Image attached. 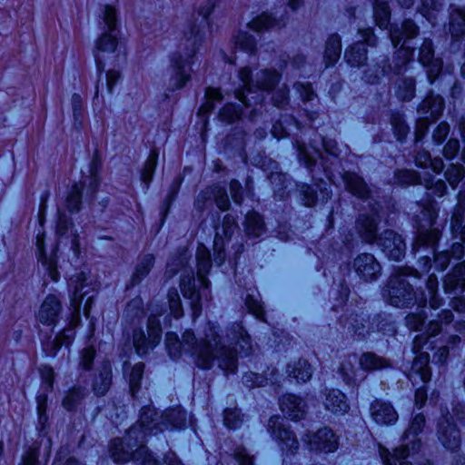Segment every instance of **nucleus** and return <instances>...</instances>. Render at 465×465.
<instances>
[{"label":"nucleus","mask_w":465,"mask_h":465,"mask_svg":"<svg viewBox=\"0 0 465 465\" xmlns=\"http://www.w3.org/2000/svg\"><path fill=\"white\" fill-rule=\"evenodd\" d=\"M227 339L231 344L239 346L240 351L249 353L252 350L251 337L240 323H233L228 330Z\"/></svg>","instance_id":"29"},{"label":"nucleus","mask_w":465,"mask_h":465,"mask_svg":"<svg viewBox=\"0 0 465 465\" xmlns=\"http://www.w3.org/2000/svg\"><path fill=\"white\" fill-rule=\"evenodd\" d=\"M283 25L284 23L282 20H278L275 17H272V15L268 13H262V15L253 18L248 24V26L255 32H262L270 28L281 27Z\"/></svg>","instance_id":"40"},{"label":"nucleus","mask_w":465,"mask_h":465,"mask_svg":"<svg viewBox=\"0 0 465 465\" xmlns=\"http://www.w3.org/2000/svg\"><path fill=\"white\" fill-rule=\"evenodd\" d=\"M453 234H459L460 239L465 243V192L459 195L458 208L451 219Z\"/></svg>","instance_id":"35"},{"label":"nucleus","mask_w":465,"mask_h":465,"mask_svg":"<svg viewBox=\"0 0 465 465\" xmlns=\"http://www.w3.org/2000/svg\"><path fill=\"white\" fill-rule=\"evenodd\" d=\"M449 31L454 40H459L465 35V9H451L450 14Z\"/></svg>","instance_id":"37"},{"label":"nucleus","mask_w":465,"mask_h":465,"mask_svg":"<svg viewBox=\"0 0 465 465\" xmlns=\"http://www.w3.org/2000/svg\"><path fill=\"white\" fill-rule=\"evenodd\" d=\"M144 441L145 430L143 421L140 420L137 424L129 429L125 440L120 438L112 440L109 447L110 455L114 462H126L133 460L144 465Z\"/></svg>","instance_id":"7"},{"label":"nucleus","mask_w":465,"mask_h":465,"mask_svg":"<svg viewBox=\"0 0 465 465\" xmlns=\"http://www.w3.org/2000/svg\"><path fill=\"white\" fill-rule=\"evenodd\" d=\"M395 181L401 185H410L420 183V176L415 171L401 170L395 173Z\"/></svg>","instance_id":"56"},{"label":"nucleus","mask_w":465,"mask_h":465,"mask_svg":"<svg viewBox=\"0 0 465 465\" xmlns=\"http://www.w3.org/2000/svg\"><path fill=\"white\" fill-rule=\"evenodd\" d=\"M161 317L164 322H169V313L165 309H161L160 312L156 310L155 312H152L150 317L147 319V347L149 345L155 346L161 341Z\"/></svg>","instance_id":"24"},{"label":"nucleus","mask_w":465,"mask_h":465,"mask_svg":"<svg viewBox=\"0 0 465 465\" xmlns=\"http://www.w3.org/2000/svg\"><path fill=\"white\" fill-rule=\"evenodd\" d=\"M143 363H136L133 368L129 375V385L130 391L134 398L137 397V393L141 390V381L143 375Z\"/></svg>","instance_id":"49"},{"label":"nucleus","mask_w":465,"mask_h":465,"mask_svg":"<svg viewBox=\"0 0 465 465\" xmlns=\"http://www.w3.org/2000/svg\"><path fill=\"white\" fill-rule=\"evenodd\" d=\"M84 389L74 388L71 391H69L68 394L64 399L63 406L67 411H74L76 408V406L81 402V401L84 398Z\"/></svg>","instance_id":"51"},{"label":"nucleus","mask_w":465,"mask_h":465,"mask_svg":"<svg viewBox=\"0 0 465 465\" xmlns=\"http://www.w3.org/2000/svg\"><path fill=\"white\" fill-rule=\"evenodd\" d=\"M111 365L104 362L100 368L99 375L95 378L93 389L97 396H104L109 390L112 383Z\"/></svg>","instance_id":"38"},{"label":"nucleus","mask_w":465,"mask_h":465,"mask_svg":"<svg viewBox=\"0 0 465 465\" xmlns=\"http://www.w3.org/2000/svg\"><path fill=\"white\" fill-rule=\"evenodd\" d=\"M414 0H398V3L402 6L409 8L413 5ZM441 0H421L420 13L425 16L430 23H434L432 12H438L442 8Z\"/></svg>","instance_id":"41"},{"label":"nucleus","mask_w":465,"mask_h":465,"mask_svg":"<svg viewBox=\"0 0 465 465\" xmlns=\"http://www.w3.org/2000/svg\"><path fill=\"white\" fill-rule=\"evenodd\" d=\"M167 298L169 302L170 314L173 315L175 318L182 317L183 311L177 290L174 288L169 290Z\"/></svg>","instance_id":"55"},{"label":"nucleus","mask_w":465,"mask_h":465,"mask_svg":"<svg viewBox=\"0 0 465 465\" xmlns=\"http://www.w3.org/2000/svg\"><path fill=\"white\" fill-rule=\"evenodd\" d=\"M242 115V109L234 104H228L223 107L219 114V117L223 122L233 123Z\"/></svg>","instance_id":"53"},{"label":"nucleus","mask_w":465,"mask_h":465,"mask_svg":"<svg viewBox=\"0 0 465 465\" xmlns=\"http://www.w3.org/2000/svg\"><path fill=\"white\" fill-rule=\"evenodd\" d=\"M57 213H58V219H57L55 232L59 237H63L67 233L69 229L72 228L73 223H72L71 219L68 216H66V214L64 213H63L61 211L60 208L57 209Z\"/></svg>","instance_id":"59"},{"label":"nucleus","mask_w":465,"mask_h":465,"mask_svg":"<svg viewBox=\"0 0 465 465\" xmlns=\"http://www.w3.org/2000/svg\"><path fill=\"white\" fill-rule=\"evenodd\" d=\"M238 77L242 83V90L235 93L236 98L246 107L252 106L247 94L256 91H271L279 83L281 74L273 69H263L259 71L252 78V70L248 66L242 67L239 70Z\"/></svg>","instance_id":"10"},{"label":"nucleus","mask_w":465,"mask_h":465,"mask_svg":"<svg viewBox=\"0 0 465 465\" xmlns=\"http://www.w3.org/2000/svg\"><path fill=\"white\" fill-rule=\"evenodd\" d=\"M453 321V314L450 310H443L439 314V321H432L429 323L427 333L429 336H436L441 331V323L449 324Z\"/></svg>","instance_id":"50"},{"label":"nucleus","mask_w":465,"mask_h":465,"mask_svg":"<svg viewBox=\"0 0 465 465\" xmlns=\"http://www.w3.org/2000/svg\"><path fill=\"white\" fill-rule=\"evenodd\" d=\"M453 416L442 414L437 424L436 435L444 448L454 451L460 446L461 437L460 430L453 421L455 417L460 422H465V405L458 404L453 410Z\"/></svg>","instance_id":"12"},{"label":"nucleus","mask_w":465,"mask_h":465,"mask_svg":"<svg viewBox=\"0 0 465 465\" xmlns=\"http://www.w3.org/2000/svg\"><path fill=\"white\" fill-rule=\"evenodd\" d=\"M357 274L365 282H372L381 275V268L375 257L371 253H361L353 262Z\"/></svg>","instance_id":"19"},{"label":"nucleus","mask_w":465,"mask_h":465,"mask_svg":"<svg viewBox=\"0 0 465 465\" xmlns=\"http://www.w3.org/2000/svg\"><path fill=\"white\" fill-rule=\"evenodd\" d=\"M185 421V414L180 408H172L159 414L147 406V430L156 433L169 428H179Z\"/></svg>","instance_id":"15"},{"label":"nucleus","mask_w":465,"mask_h":465,"mask_svg":"<svg viewBox=\"0 0 465 465\" xmlns=\"http://www.w3.org/2000/svg\"><path fill=\"white\" fill-rule=\"evenodd\" d=\"M223 94L220 89L207 87L205 91V103L200 107L199 114H206L214 109V104L223 100Z\"/></svg>","instance_id":"47"},{"label":"nucleus","mask_w":465,"mask_h":465,"mask_svg":"<svg viewBox=\"0 0 465 465\" xmlns=\"http://www.w3.org/2000/svg\"><path fill=\"white\" fill-rule=\"evenodd\" d=\"M341 53V37L337 34L331 35L327 41L324 50L323 61L325 66H332L339 60Z\"/></svg>","instance_id":"36"},{"label":"nucleus","mask_w":465,"mask_h":465,"mask_svg":"<svg viewBox=\"0 0 465 465\" xmlns=\"http://www.w3.org/2000/svg\"><path fill=\"white\" fill-rule=\"evenodd\" d=\"M100 28L104 31L96 41V48L99 53L95 55L99 73L104 70V57L100 53H116L118 41L116 31L118 28L117 12L114 7L105 5L101 14Z\"/></svg>","instance_id":"11"},{"label":"nucleus","mask_w":465,"mask_h":465,"mask_svg":"<svg viewBox=\"0 0 465 465\" xmlns=\"http://www.w3.org/2000/svg\"><path fill=\"white\" fill-rule=\"evenodd\" d=\"M373 13L376 25L381 28H386L391 18V10L384 0H374Z\"/></svg>","instance_id":"44"},{"label":"nucleus","mask_w":465,"mask_h":465,"mask_svg":"<svg viewBox=\"0 0 465 465\" xmlns=\"http://www.w3.org/2000/svg\"><path fill=\"white\" fill-rule=\"evenodd\" d=\"M242 421V415L238 409H226L224 411V424L229 429L239 427Z\"/></svg>","instance_id":"58"},{"label":"nucleus","mask_w":465,"mask_h":465,"mask_svg":"<svg viewBox=\"0 0 465 465\" xmlns=\"http://www.w3.org/2000/svg\"><path fill=\"white\" fill-rule=\"evenodd\" d=\"M282 412L292 420L304 418L307 405L304 401L293 394H286L280 400Z\"/></svg>","instance_id":"22"},{"label":"nucleus","mask_w":465,"mask_h":465,"mask_svg":"<svg viewBox=\"0 0 465 465\" xmlns=\"http://www.w3.org/2000/svg\"><path fill=\"white\" fill-rule=\"evenodd\" d=\"M464 275L465 261L457 264L453 271L446 275L443 282L445 292L451 293L460 288L465 290Z\"/></svg>","instance_id":"32"},{"label":"nucleus","mask_w":465,"mask_h":465,"mask_svg":"<svg viewBox=\"0 0 465 465\" xmlns=\"http://www.w3.org/2000/svg\"><path fill=\"white\" fill-rule=\"evenodd\" d=\"M268 430L278 441L281 450L287 455H293L300 447L295 433L290 430L279 416H272L268 421Z\"/></svg>","instance_id":"16"},{"label":"nucleus","mask_w":465,"mask_h":465,"mask_svg":"<svg viewBox=\"0 0 465 465\" xmlns=\"http://www.w3.org/2000/svg\"><path fill=\"white\" fill-rule=\"evenodd\" d=\"M185 258L180 259L182 274L180 281L181 292L185 299L190 300L193 319L200 316L202 312V298H207L210 282L206 275L212 267L210 251L203 245L199 244L196 251L197 275L200 287L196 288L193 271L188 269L183 262Z\"/></svg>","instance_id":"3"},{"label":"nucleus","mask_w":465,"mask_h":465,"mask_svg":"<svg viewBox=\"0 0 465 465\" xmlns=\"http://www.w3.org/2000/svg\"><path fill=\"white\" fill-rule=\"evenodd\" d=\"M81 206V189L74 184L66 198V209L71 212H78Z\"/></svg>","instance_id":"57"},{"label":"nucleus","mask_w":465,"mask_h":465,"mask_svg":"<svg viewBox=\"0 0 465 465\" xmlns=\"http://www.w3.org/2000/svg\"><path fill=\"white\" fill-rule=\"evenodd\" d=\"M364 42H358L345 51V59L351 66H361L367 60L366 45H373L375 37L372 29L368 28L361 31Z\"/></svg>","instance_id":"18"},{"label":"nucleus","mask_w":465,"mask_h":465,"mask_svg":"<svg viewBox=\"0 0 465 465\" xmlns=\"http://www.w3.org/2000/svg\"><path fill=\"white\" fill-rule=\"evenodd\" d=\"M86 276L84 272H79L71 278L70 286L74 287V293L71 298V305L74 308L72 312V319L61 333L57 336L61 338L64 346H68L74 337V328L80 322V307L84 296L88 294V291L83 292L84 288L87 286Z\"/></svg>","instance_id":"13"},{"label":"nucleus","mask_w":465,"mask_h":465,"mask_svg":"<svg viewBox=\"0 0 465 465\" xmlns=\"http://www.w3.org/2000/svg\"><path fill=\"white\" fill-rule=\"evenodd\" d=\"M245 304L249 309L250 312H252L257 318L262 319L264 312L258 299L254 298L251 294H248L245 298Z\"/></svg>","instance_id":"61"},{"label":"nucleus","mask_w":465,"mask_h":465,"mask_svg":"<svg viewBox=\"0 0 465 465\" xmlns=\"http://www.w3.org/2000/svg\"><path fill=\"white\" fill-rule=\"evenodd\" d=\"M191 37L184 39L171 58L170 77L167 89L175 91L183 88L191 80L193 58L204 39L201 30L192 31Z\"/></svg>","instance_id":"6"},{"label":"nucleus","mask_w":465,"mask_h":465,"mask_svg":"<svg viewBox=\"0 0 465 465\" xmlns=\"http://www.w3.org/2000/svg\"><path fill=\"white\" fill-rule=\"evenodd\" d=\"M465 174L464 167L459 163H451L445 172V177L450 185L456 188Z\"/></svg>","instance_id":"52"},{"label":"nucleus","mask_w":465,"mask_h":465,"mask_svg":"<svg viewBox=\"0 0 465 465\" xmlns=\"http://www.w3.org/2000/svg\"><path fill=\"white\" fill-rule=\"evenodd\" d=\"M424 425L425 417L422 414L415 415L404 431L402 444L396 448L393 453L382 454L384 465H412L406 459L420 449L421 440L418 438V434L422 431ZM417 465L431 464L428 460H422Z\"/></svg>","instance_id":"8"},{"label":"nucleus","mask_w":465,"mask_h":465,"mask_svg":"<svg viewBox=\"0 0 465 465\" xmlns=\"http://www.w3.org/2000/svg\"><path fill=\"white\" fill-rule=\"evenodd\" d=\"M219 331V325L208 322L204 337L201 340L190 330L183 332L182 340L177 334L167 332L166 348L173 358L180 356L183 350L196 356V363L203 369H210L216 361L223 371L234 373L238 367L237 353L223 344Z\"/></svg>","instance_id":"1"},{"label":"nucleus","mask_w":465,"mask_h":465,"mask_svg":"<svg viewBox=\"0 0 465 465\" xmlns=\"http://www.w3.org/2000/svg\"><path fill=\"white\" fill-rule=\"evenodd\" d=\"M372 419L378 424H391L398 420V414L394 408L381 401H375L371 406Z\"/></svg>","instance_id":"28"},{"label":"nucleus","mask_w":465,"mask_h":465,"mask_svg":"<svg viewBox=\"0 0 465 465\" xmlns=\"http://www.w3.org/2000/svg\"><path fill=\"white\" fill-rule=\"evenodd\" d=\"M245 231L249 235L258 237L264 231V223L261 215L257 213H249L245 218Z\"/></svg>","instance_id":"45"},{"label":"nucleus","mask_w":465,"mask_h":465,"mask_svg":"<svg viewBox=\"0 0 465 465\" xmlns=\"http://www.w3.org/2000/svg\"><path fill=\"white\" fill-rule=\"evenodd\" d=\"M419 61L426 67L427 75L432 84L441 72L442 63L440 59L434 58V49L431 40L424 39L419 54Z\"/></svg>","instance_id":"20"},{"label":"nucleus","mask_w":465,"mask_h":465,"mask_svg":"<svg viewBox=\"0 0 465 465\" xmlns=\"http://www.w3.org/2000/svg\"><path fill=\"white\" fill-rule=\"evenodd\" d=\"M421 213L424 217L425 224H420L414 248L421 246L431 248L436 267L443 271L450 263V254L448 251L435 253L434 246L440 239V232L431 227L438 216V211L433 203H429L427 205L423 206Z\"/></svg>","instance_id":"9"},{"label":"nucleus","mask_w":465,"mask_h":465,"mask_svg":"<svg viewBox=\"0 0 465 465\" xmlns=\"http://www.w3.org/2000/svg\"><path fill=\"white\" fill-rule=\"evenodd\" d=\"M378 208L371 206L370 215H360L356 228L361 238L368 242H375L383 252L391 260L399 261L404 257L406 245L401 236L391 230H386L381 234H377V225L380 222Z\"/></svg>","instance_id":"4"},{"label":"nucleus","mask_w":465,"mask_h":465,"mask_svg":"<svg viewBox=\"0 0 465 465\" xmlns=\"http://www.w3.org/2000/svg\"><path fill=\"white\" fill-rule=\"evenodd\" d=\"M425 314L423 312L411 313L406 317V325L413 331H420L425 322Z\"/></svg>","instance_id":"62"},{"label":"nucleus","mask_w":465,"mask_h":465,"mask_svg":"<svg viewBox=\"0 0 465 465\" xmlns=\"http://www.w3.org/2000/svg\"><path fill=\"white\" fill-rule=\"evenodd\" d=\"M236 227L237 224L233 216L225 215L222 225L223 235L218 231L213 242L214 252H216L215 262L222 263L224 261L225 255L223 252L224 240H229L232 237Z\"/></svg>","instance_id":"23"},{"label":"nucleus","mask_w":465,"mask_h":465,"mask_svg":"<svg viewBox=\"0 0 465 465\" xmlns=\"http://www.w3.org/2000/svg\"><path fill=\"white\" fill-rule=\"evenodd\" d=\"M359 364L365 371H374L391 367V361L374 352H363L359 358Z\"/></svg>","instance_id":"31"},{"label":"nucleus","mask_w":465,"mask_h":465,"mask_svg":"<svg viewBox=\"0 0 465 465\" xmlns=\"http://www.w3.org/2000/svg\"><path fill=\"white\" fill-rule=\"evenodd\" d=\"M95 357V351L93 347H87L82 351L80 366L89 371L93 366V361Z\"/></svg>","instance_id":"64"},{"label":"nucleus","mask_w":465,"mask_h":465,"mask_svg":"<svg viewBox=\"0 0 465 465\" xmlns=\"http://www.w3.org/2000/svg\"><path fill=\"white\" fill-rule=\"evenodd\" d=\"M397 96L403 101H410L415 95V81L412 77L402 78L398 83Z\"/></svg>","instance_id":"48"},{"label":"nucleus","mask_w":465,"mask_h":465,"mask_svg":"<svg viewBox=\"0 0 465 465\" xmlns=\"http://www.w3.org/2000/svg\"><path fill=\"white\" fill-rule=\"evenodd\" d=\"M297 147L300 161L303 162L308 168L314 165L317 159L322 155L321 151L315 146L310 145L307 147L304 144L298 143Z\"/></svg>","instance_id":"46"},{"label":"nucleus","mask_w":465,"mask_h":465,"mask_svg":"<svg viewBox=\"0 0 465 465\" xmlns=\"http://www.w3.org/2000/svg\"><path fill=\"white\" fill-rule=\"evenodd\" d=\"M406 276L420 277L419 272L415 269L397 267L383 291V296L391 305L403 308L418 304L419 307H424L429 301L432 309L440 307L442 300L437 295L438 279L434 274H430L427 280V294L423 292L420 294L414 292L412 285L406 281Z\"/></svg>","instance_id":"2"},{"label":"nucleus","mask_w":465,"mask_h":465,"mask_svg":"<svg viewBox=\"0 0 465 465\" xmlns=\"http://www.w3.org/2000/svg\"><path fill=\"white\" fill-rule=\"evenodd\" d=\"M311 450L329 453L337 450L338 436L327 427L319 429L313 433H307L302 438Z\"/></svg>","instance_id":"17"},{"label":"nucleus","mask_w":465,"mask_h":465,"mask_svg":"<svg viewBox=\"0 0 465 465\" xmlns=\"http://www.w3.org/2000/svg\"><path fill=\"white\" fill-rule=\"evenodd\" d=\"M62 312V304L57 296L49 294L45 297L38 311V321L47 326H54Z\"/></svg>","instance_id":"21"},{"label":"nucleus","mask_w":465,"mask_h":465,"mask_svg":"<svg viewBox=\"0 0 465 465\" xmlns=\"http://www.w3.org/2000/svg\"><path fill=\"white\" fill-rule=\"evenodd\" d=\"M357 363H359V358L355 354L345 356L341 362L339 373L348 385H356L358 381L365 378L360 373Z\"/></svg>","instance_id":"25"},{"label":"nucleus","mask_w":465,"mask_h":465,"mask_svg":"<svg viewBox=\"0 0 465 465\" xmlns=\"http://www.w3.org/2000/svg\"><path fill=\"white\" fill-rule=\"evenodd\" d=\"M209 201L213 199L217 207L222 211H226L230 206V201L226 190L219 185L207 188L198 196V200Z\"/></svg>","instance_id":"34"},{"label":"nucleus","mask_w":465,"mask_h":465,"mask_svg":"<svg viewBox=\"0 0 465 465\" xmlns=\"http://www.w3.org/2000/svg\"><path fill=\"white\" fill-rule=\"evenodd\" d=\"M363 322L364 320L362 318L355 315L354 317L347 319L344 326L347 327L348 330L354 331V333L358 334L359 336H361L363 335V330L365 327Z\"/></svg>","instance_id":"63"},{"label":"nucleus","mask_w":465,"mask_h":465,"mask_svg":"<svg viewBox=\"0 0 465 465\" xmlns=\"http://www.w3.org/2000/svg\"><path fill=\"white\" fill-rule=\"evenodd\" d=\"M232 45L235 49L242 50L250 54L256 52V40L247 32H238L232 37Z\"/></svg>","instance_id":"43"},{"label":"nucleus","mask_w":465,"mask_h":465,"mask_svg":"<svg viewBox=\"0 0 465 465\" xmlns=\"http://www.w3.org/2000/svg\"><path fill=\"white\" fill-rule=\"evenodd\" d=\"M391 124L392 125L395 136L398 140H402L406 137L409 128L405 124L402 114L395 113L391 114Z\"/></svg>","instance_id":"54"},{"label":"nucleus","mask_w":465,"mask_h":465,"mask_svg":"<svg viewBox=\"0 0 465 465\" xmlns=\"http://www.w3.org/2000/svg\"><path fill=\"white\" fill-rule=\"evenodd\" d=\"M286 371L289 376L296 379L298 382H306L312 375V366L306 360H299L289 363Z\"/></svg>","instance_id":"39"},{"label":"nucleus","mask_w":465,"mask_h":465,"mask_svg":"<svg viewBox=\"0 0 465 465\" xmlns=\"http://www.w3.org/2000/svg\"><path fill=\"white\" fill-rule=\"evenodd\" d=\"M418 32V26L410 19L405 20L401 28H391L390 30V37L394 47H397L402 42L401 49L397 53V58H401V62L395 63L393 68L391 64L388 66L383 64L381 68L380 66L370 67L364 72V80L369 84H375L381 76L389 74L391 72H393L395 74H401L413 52L412 49L406 45V41L416 37Z\"/></svg>","instance_id":"5"},{"label":"nucleus","mask_w":465,"mask_h":465,"mask_svg":"<svg viewBox=\"0 0 465 465\" xmlns=\"http://www.w3.org/2000/svg\"><path fill=\"white\" fill-rule=\"evenodd\" d=\"M276 372V370L272 369L270 371V373H268L265 378L255 372H248L243 375L242 382L247 387H261L268 384L269 382L271 384H276L278 383V380L275 377Z\"/></svg>","instance_id":"42"},{"label":"nucleus","mask_w":465,"mask_h":465,"mask_svg":"<svg viewBox=\"0 0 465 465\" xmlns=\"http://www.w3.org/2000/svg\"><path fill=\"white\" fill-rule=\"evenodd\" d=\"M323 405L327 411L334 414H345L350 410L345 394L337 389L325 391Z\"/></svg>","instance_id":"26"},{"label":"nucleus","mask_w":465,"mask_h":465,"mask_svg":"<svg viewBox=\"0 0 465 465\" xmlns=\"http://www.w3.org/2000/svg\"><path fill=\"white\" fill-rule=\"evenodd\" d=\"M302 194L303 196L302 201L304 204L312 206L317 201H321L322 203L327 202L331 196V192L327 187V183L321 181L316 184V190L312 186L303 185L302 187Z\"/></svg>","instance_id":"27"},{"label":"nucleus","mask_w":465,"mask_h":465,"mask_svg":"<svg viewBox=\"0 0 465 465\" xmlns=\"http://www.w3.org/2000/svg\"><path fill=\"white\" fill-rule=\"evenodd\" d=\"M342 179L346 189L351 194L361 199H366L370 196V190L366 183L357 173L345 172L342 175Z\"/></svg>","instance_id":"30"},{"label":"nucleus","mask_w":465,"mask_h":465,"mask_svg":"<svg viewBox=\"0 0 465 465\" xmlns=\"http://www.w3.org/2000/svg\"><path fill=\"white\" fill-rule=\"evenodd\" d=\"M430 355L428 352H420L414 359L411 366V378H420L424 383L430 381L431 372L429 368Z\"/></svg>","instance_id":"33"},{"label":"nucleus","mask_w":465,"mask_h":465,"mask_svg":"<svg viewBox=\"0 0 465 465\" xmlns=\"http://www.w3.org/2000/svg\"><path fill=\"white\" fill-rule=\"evenodd\" d=\"M444 109V100L440 95L430 94L420 104L418 114L420 118L415 128V139L419 141L424 137L431 122L437 121Z\"/></svg>","instance_id":"14"},{"label":"nucleus","mask_w":465,"mask_h":465,"mask_svg":"<svg viewBox=\"0 0 465 465\" xmlns=\"http://www.w3.org/2000/svg\"><path fill=\"white\" fill-rule=\"evenodd\" d=\"M100 163L98 160L94 159L91 163L90 166V176L83 182L84 184L87 183V180L89 182L88 186L89 190L91 191V193H94L96 191V188L99 184L98 180V169H99Z\"/></svg>","instance_id":"60"}]
</instances>
